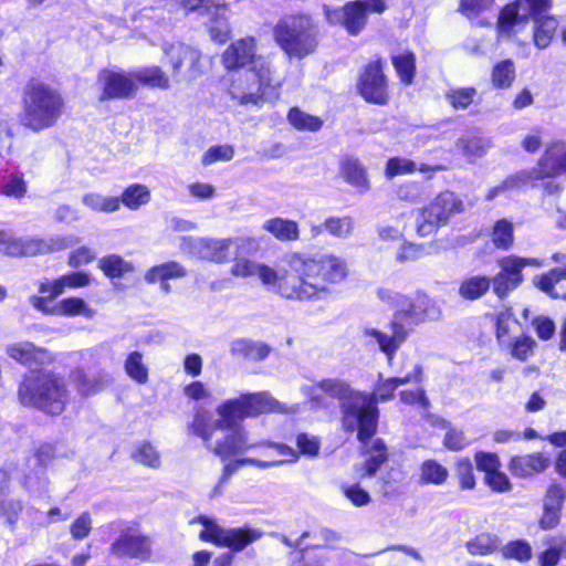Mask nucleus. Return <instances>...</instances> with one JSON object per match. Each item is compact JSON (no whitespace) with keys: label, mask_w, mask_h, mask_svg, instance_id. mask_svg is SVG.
I'll return each mask as SVG.
<instances>
[{"label":"nucleus","mask_w":566,"mask_h":566,"mask_svg":"<svg viewBox=\"0 0 566 566\" xmlns=\"http://www.w3.org/2000/svg\"><path fill=\"white\" fill-rule=\"evenodd\" d=\"M491 286V279L483 275L465 277L459 286V295L468 301L482 297Z\"/></svg>","instance_id":"nucleus-39"},{"label":"nucleus","mask_w":566,"mask_h":566,"mask_svg":"<svg viewBox=\"0 0 566 566\" xmlns=\"http://www.w3.org/2000/svg\"><path fill=\"white\" fill-rule=\"evenodd\" d=\"M19 123L27 129L39 133L54 126L62 114L63 99L50 85L31 80L21 96Z\"/></svg>","instance_id":"nucleus-3"},{"label":"nucleus","mask_w":566,"mask_h":566,"mask_svg":"<svg viewBox=\"0 0 566 566\" xmlns=\"http://www.w3.org/2000/svg\"><path fill=\"white\" fill-rule=\"evenodd\" d=\"M534 284L554 298L566 300V268L553 269L534 279Z\"/></svg>","instance_id":"nucleus-27"},{"label":"nucleus","mask_w":566,"mask_h":566,"mask_svg":"<svg viewBox=\"0 0 566 566\" xmlns=\"http://www.w3.org/2000/svg\"><path fill=\"white\" fill-rule=\"evenodd\" d=\"M231 353L251 360H263L270 355L271 347L262 342L242 338L232 342Z\"/></svg>","instance_id":"nucleus-34"},{"label":"nucleus","mask_w":566,"mask_h":566,"mask_svg":"<svg viewBox=\"0 0 566 566\" xmlns=\"http://www.w3.org/2000/svg\"><path fill=\"white\" fill-rule=\"evenodd\" d=\"M92 277L85 272H71L53 281L41 282L39 291L48 294L50 300L63 294L66 290L85 287L91 284Z\"/></svg>","instance_id":"nucleus-24"},{"label":"nucleus","mask_w":566,"mask_h":566,"mask_svg":"<svg viewBox=\"0 0 566 566\" xmlns=\"http://www.w3.org/2000/svg\"><path fill=\"white\" fill-rule=\"evenodd\" d=\"M342 492L355 506H365L370 503L371 496L359 484H343Z\"/></svg>","instance_id":"nucleus-63"},{"label":"nucleus","mask_w":566,"mask_h":566,"mask_svg":"<svg viewBox=\"0 0 566 566\" xmlns=\"http://www.w3.org/2000/svg\"><path fill=\"white\" fill-rule=\"evenodd\" d=\"M262 228L280 241H296L300 239L298 224L294 220L272 218L264 221Z\"/></svg>","instance_id":"nucleus-32"},{"label":"nucleus","mask_w":566,"mask_h":566,"mask_svg":"<svg viewBox=\"0 0 566 566\" xmlns=\"http://www.w3.org/2000/svg\"><path fill=\"white\" fill-rule=\"evenodd\" d=\"M296 410V406L285 407L268 392L242 395L239 398L226 400L217 407L220 419L216 421V427L220 430L232 429L237 428L238 421L247 417L269 411L293 413Z\"/></svg>","instance_id":"nucleus-6"},{"label":"nucleus","mask_w":566,"mask_h":566,"mask_svg":"<svg viewBox=\"0 0 566 566\" xmlns=\"http://www.w3.org/2000/svg\"><path fill=\"white\" fill-rule=\"evenodd\" d=\"M190 431L200 437L206 446L208 448V443L212 441L213 432L218 428L214 423H210L209 419L203 410H198L193 417L192 422L189 424Z\"/></svg>","instance_id":"nucleus-53"},{"label":"nucleus","mask_w":566,"mask_h":566,"mask_svg":"<svg viewBox=\"0 0 566 566\" xmlns=\"http://www.w3.org/2000/svg\"><path fill=\"white\" fill-rule=\"evenodd\" d=\"M261 56L255 54V43L252 38L240 39L227 48L222 55V61L227 70L245 69L249 64L254 66V62Z\"/></svg>","instance_id":"nucleus-23"},{"label":"nucleus","mask_w":566,"mask_h":566,"mask_svg":"<svg viewBox=\"0 0 566 566\" xmlns=\"http://www.w3.org/2000/svg\"><path fill=\"white\" fill-rule=\"evenodd\" d=\"M136 83H143L145 85L157 87L161 90H168L170 87V81L167 74L157 65L146 66L134 72Z\"/></svg>","instance_id":"nucleus-44"},{"label":"nucleus","mask_w":566,"mask_h":566,"mask_svg":"<svg viewBox=\"0 0 566 566\" xmlns=\"http://www.w3.org/2000/svg\"><path fill=\"white\" fill-rule=\"evenodd\" d=\"M442 169V166L429 167L424 164L418 168L421 172L439 171ZM416 170L417 166L415 161L407 158L394 157L387 161L385 175L388 179H392L396 176L411 174Z\"/></svg>","instance_id":"nucleus-38"},{"label":"nucleus","mask_w":566,"mask_h":566,"mask_svg":"<svg viewBox=\"0 0 566 566\" xmlns=\"http://www.w3.org/2000/svg\"><path fill=\"white\" fill-rule=\"evenodd\" d=\"M464 203L452 191L440 192L431 203L423 208L416 220V229L420 237L432 234L439 227L446 224L449 219L462 212Z\"/></svg>","instance_id":"nucleus-10"},{"label":"nucleus","mask_w":566,"mask_h":566,"mask_svg":"<svg viewBox=\"0 0 566 566\" xmlns=\"http://www.w3.org/2000/svg\"><path fill=\"white\" fill-rule=\"evenodd\" d=\"M426 254L424 247L412 242L403 241L395 253L398 263L413 262Z\"/></svg>","instance_id":"nucleus-60"},{"label":"nucleus","mask_w":566,"mask_h":566,"mask_svg":"<svg viewBox=\"0 0 566 566\" xmlns=\"http://www.w3.org/2000/svg\"><path fill=\"white\" fill-rule=\"evenodd\" d=\"M274 38L290 56L303 59L317 46L318 29L307 15H290L279 21Z\"/></svg>","instance_id":"nucleus-8"},{"label":"nucleus","mask_w":566,"mask_h":566,"mask_svg":"<svg viewBox=\"0 0 566 566\" xmlns=\"http://www.w3.org/2000/svg\"><path fill=\"white\" fill-rule=\"evenodd\" d=\"M124 369L127 376L139 385L148 381V367L144 363V357L140 352H132L127 355L124 361Z\"/></svg>","instance_id":"nucleus-48"},{"label":"nucleus","mask_w":566,"mask_h":566,"mask_svg":"<svg viewBox=\"0 0 566 566\" xmlns=\"http://www.w3.org/2000/svg\"><path fill=\"white\" fill-rule=\"evenodd\" d=\"M497 264L503 275H507L512 279H515L516 282L522 283V270L525 266H541L542 262L534 258H520L515 255H509L500 259Z\"/></svg>","instance_id":"nucleus-36"},{"label":"nucleus","mask_w":566,"mask_h":566,"mask_svg":"<svg viewBox=\"0 0 566 566\" xmlns=\"http://www.w3.org/2000/svg\"><path fill=\"white\" fill-rule=\"evenodd\" d=\"M98 266L111 279H120L134 271V265L117 254L103 256L98 262Z\"/></svg>","instance_id":"nucleus-43"},{"label":"nucleus","mask_w":566,"mask_h":566,"mask_svg":"<svg viewBox=\"0 0 566 566\" xmlns=\"http://www.w3.org/2000/svg\"><path fill=\"white\" fill-rule=\"evenodd\" d=\"M231 273L234 276L251 277L256 276L270 291L279 294V285L285 277V269L275 270L266 264L251 261L235 254Z\"/></svg>","instance_id":"nucleus-17"},{"label":"nucleus","mask_w":566,"mask_h":566,"mask_svg":"<svg viewBox=\"0 0 566 566\" xmlns=\"http://www.w3.org/2000/svg\"><path fill=\"white\" fill-rule=\"evenodd\" d=\"M448 470L436 460H426L420 467V480L426 484L440 485L448 479Z\"/></svg>","instance_id":"nucleus-52"},{"label":"nucleus","mask_w":566,"mask_h":566,"mask_svg":"<svg viewBox=\"0 0 566 566\" xmlns=\"http://www.w3.org/2000/svg\"><path fill=\"white\" fill-rule=\"evenodd\" d=\"M318 390L329 397L342 401V423L346 431L357 430V438L361 443H366L377 430L378 408H375V401L367 394L355 391L349 384L342 379H323L312 387L313 399H318Z\"/></svg>","instance_id":"nucleus-2"},{"label":"nucleus","mask_w":566,"mask_h":566,"mask_svg":"<svg viewBox=\"0 0 566 566\" xmlns=\"http://www.w3.org/2000/svg\"><path fill=\"white\" fill-rule=\"evenodd\" d=\"M109 554L116 558L147 562L153 555V541L137 524H124L109 545Z\"/></svg>","instance_id":"nucleus-13"},{"label":"nucleus","mask_w":566,"mask_h":566,"mask_svg":"<svg viewBox=\"0 0 566 566\" xmlns=\"http://www.w3.org/2000/svg\"><path fill=\"white\" fill-rule=\"evenodd\" d=\"M189 245L191 253L196 256L202 260L222 263L228 261L233 249L238 250L240 248V240L196 238L190 239Z\"/></svg>","instance_id":"nucleus-20"},{"label":"nucleus","mask_w":566,"mask_h":566,"mask_svg":"<svg viewBox=\"0 0 566 566\" xmlns=\"http://www.w3.org/2000/svg\"><path fill=\"white\" fill-rule=\"evenodd\" d=\"M515 80V66L511 60L497 63L492 71V83L497 88H507Z\"/></svg>","instance_id":"nucleus-55"},{"label":"nucleus","mask_w":566,"mask_h":566,"mask_svg":"<svg viewBox=\"0 0 566 566\" xmlns=\"http://www.w3.org/2000/svg\"><path fill=\"white\" fill-rule=\"evenodd\" d=\"M51 314L60 316H84L92 318L95 311L80 297H67L52 307Z\"/></svg>","instance_id":"nucleus-37"},{"label":"nucleus","mask_w":566,"mask_h":566,"mask_svg":"<svg viewBox=\"0 0 566 566\" xmlns=\"http://www.w3.org/2000/svg\"><path fill=\"white\" fill-rule=\"evenodd\" d=\"M546 544L548 548L539 555V565L556 566L562 556L566 557V535L552 536Z\"/></svg>","instance_id":"nucleus-47"},{"label":"nucleus","mask_w":566,"mask_h":566,"mask_svg":"<svg viewBox=\"0 0 566 566\" xmlns=\"http://www.w3.org/2000/svg\"><path fill=\"white\" fill-rule=\"evenodd\" d=\"M112 381L108 373L99 371L94 375H87L82 370L73 373V382L83 396H90L103 390Z\"/></svg>","instance_id":"nucleus-30"},{"label":"nucleus","mask_w":566,"mask_h":566,"mask_svg":"<svg viewBox=\"0 0 566 566\" xmlns=\"http://www.w3.org/2000/svg\"><path fill=\"white\" fill-rule=\"evenodd\" d=\"M163 52L172 69L174 75H178L182 67H187L190 77L196 76L200 53L198 50L182 42L165 43Z\"/></svg>","instance_id":"nucleus-22"},{"label":"nucleus","mask_w":566,"mask_h":566,"mask_svg":"<svg viewBox=\"0 0 566 566\" xmlns=\"http://www.w3.org/2000/svg\"><path fill=\"white\" fill-rule=\"evenodd\" d=\"M119 198V207L124 205L129 210H137L150 201V190L142 184H133L127 187Z\"/></svg>","instance_id":"nucleus-40"},{"label":"nucleus","mask_w":566,"mask_h":566,"mask_svg":"<svg viewBox=\"0 0 566 566\" xmlns=\"http://www.w3.org/2000/svg\"><path fill=\"white\" fill-rule=\"evenodd\" d=\"M198 521L205 527L199 535L202 541L212 542L217 546L228 547L233 552H241L262 536V531L248 525L224 528L207 516H199Z\"/></svg>","instance_id":"nucleus-12"},{"label":"nucleus","mask_w":566,"mask_h":566,"mask_svg":"<svg viewBox=\"0 0 566 566\" xmlns=\"http://www.w3.org/2000/svg\"><path fill=\"white\" fill-rule=\"evenodd\" d=\"M421 376L422 367L420 365H416L413 370L405 377H394L387 379L380 378L375 391L373 394H367V397H371L374 399L375 408H377L378 401H387L394 397V392L397 387L412 381L420 382Z\"/></svg>","instance_id":"nucleus-25"},{"label":"nucleus","mask_w":566,"mask_h":566,"mask_svg":"<svg viewBox=\"0 0 566 566\" xmlns=\"http://www.w3.org/2000/svg\"><path fill=\"white\" fill-rule=\"evenodd\" d=\"M394 315L410 331L413 325L438 319L441 316V308L434 300L419 293L413 301L408 300L406 308L396 311Z\"/></svg>","instance_id":"nucleus-18"},{"label":"nucleus","mask_w":566,"mask_h":566,"mask_svg":"<svg viewBox=\"0 0 566 566\" xmlns=\"http://www.w3.org/2000/svg\"><path fill=\"white\" fill-rule=\"evenodd\" d=\"M551 8V0H516L507 4L499 15V30L501 33L510 34L513 28L528 17L535 18L534 43L538 49L549 45L557 28V21L553 17L538 18Z\"/></svg>","instance_id":"nucleus-5"},{"label":"nucleus","mask_w":566,"mask_h":566,"mask_svg":"<svg viewBox=\"0 0 566 566\" xmlns=\"http://www.w3.org/2000/svg\"><path fill=\"white\" fill-rule=\"evenodd\" d=\"M342 172L345 180L360 191L369 189V181L365 168L355 158H346L342 164Z\"/></svg>","instance_id":"nucleus-41"},{"label":"nucleus","mask_w":566,"mask_h":566,"mask_svg":"<svg viewBox=\"0 0 566 566\" xmlns=\"http://www.w3.org/2000/svg\"><path fill=\"white\" fill-rule=\"evenodd\" d=\"M501 553L505 558L515 559L521 563H524L532 558L533 549L527 541L515 539L505 544L501 548Z\"/></svg>","instance_id":"nucleus-54"},{"label":"nucleus","mask_w":566,"mask_h":566,"mask_svg":"<svg viewBox=\"0 0 566 566\" xmlns=\"http://www.w3.org/2000/svg\"><path fill=\"white\" fill-rule=\"evenodd\" d=\"M254 443L256 444V448L253 450L259 451V454L262 457V461H269L273 459L283 460V462L280 464L283 465L285 463L295 462L298 458L297 452L284 443L270 441H260Z\"/></svg>","instance_id":"nucleus-31"},{"label":"nucleus","mask_w":566,"mask_h":566,"mask_svg":"<svg viewBox=\"0 0 566 566\" xmlns=\"http://www.w3.org/2000/svg\"><path fill=\"white\" fill-rule=\"evenodd\" d=\"M134 458L137 462L150 468H158L160 465L158 451L148 442H143L137 447Z\"/></svg>","instance_id":"nucleus-61"},{"label":"nucleus","mask_w":566,"mask_h":566,"mask_svg":"<svg viewBox=\"0 0 566 566\" xmlns=\"http://www.w3.org/2000/svg\"><path fill=\"white\" fill-rule=\"evenodd\" d=\"M18 398L25 407L55 416L65 408L67 389L59 375L46 369L31 370L19 385Z\"/></svg>","instance_id":"nucleus-4"},{"label":"nucleus","mask_w":566,"mask_h":566,"mask_svg":"<svg viewBox=\"0 0 566 566\" xmlns=\"http://www.w3.org/2000/svg\"><path fill=\"white\" fill-rule=\"evenodd\" d=\"M270 63L265 59H259L254 66L237 73L229 87L232 99L240 104H258L260 101L276 97Z\"/></svg>","instance_id":"nucleus-7"},{"label":"nucleus","mask_w":566,"mask_h":566,"mask_svg":"<svg viewBox=\"0 0 566 566\" xmlns=\"http://www.w3.org/2000/svg\"><path fill=\"white\" fill-rule=\"evenodd\" d=\"M382 69L381 57L376 56L364 67L360 74L358 91L369 103L385 105L388 102L387 81Z\"/></svg>","instance_id":"nucleus-15"},{"label":"nucleus","mask_w":566,"mask_h":566,"mask_svg":"<svg viewBox=\"0 0 566 566\" xmlns=\"http://www.w3.org/2000/svg\"><path fill=\"white\" fill-rule=\"evenodd\" d=\"M459 145L469 157L483 156L488 147V143L478 136H467L459 142Z\"/></svg>","instance_id":"nucleus-64"},{"label":"nucleus","mask_w":566,"mask_h":566,"mask_svg":"<svg viewBox=\"0 0 566 566\" xmlns=\"http://www.w3.org/2000/svg\"><path fill=\"white\" fill-rule=\"evenodd\" d=\"M28 190L27 181L22 176L10 175L0 182V193L14 199H21Z\"/></svg>","instance_id":"nucleus-57"},{"label":"nucleus","mask_w":566,"mask_h":566,"mask_svg":"<svg viewBox=\"0 0 566 566\" xmlns=\"http://www.w3.org/2000/svg\"><path fill=\"white\" fill-rule=\"evenodd\" d=\"M562 174H566L564 144L556 143L546 148L536 167L521 170L520 177L524 178L526 185L537 187L539 180L555 178Z\"/></svg>","instance_id":"nucleus-14"},{"label":"nucleus","mask_w":566,"mask_h":566,"mask_svg":"<svg viewBox=\"0 0 566 566\" xmlns=\"http://www.w3.org/2000/svg\"><path fill=\"white\" fill-rule=\"evenodd\" d=\"M226 3L221 8H212L206 12L209 17L208 30L211 39L218 43H224L230 36V27L226 17Z\"/></svg>","instance_id":"nucleus-35"},{"label":"nucleus","mask_w":566,"mask_h":566,"mask_svg":"<svg viewBox=\"0 0 566 566\" xmlns=\"http://www.w3.org/2000/svg\"><path fill=\"white\" fill-rule=\"evenodd\" d=\"M285 277L279 295L286 300H319L348 276L345 259L333 253L293 252L286 256Z\"/></svg>","instance_id":"nucleus-1"},{"label":"nucleus","mask_w":566,"mask_h":566,"mask_svg":"<svg viewBox=\"0 0 566 566\" xmlns=\"http://www.w3.org/2000/svg\"><path fill=\"white\" fill-rule=\"evenodd\" d=\"M82 202L94 212L112 213L119 210V198L104 196L98 192H87Z\"/></svg>","instance_id":"nucleus-46"},{"label":"nucleus","mask_w":566,"mask_h":566,"mask_svg":"<svg viewBox=\"0 0 566 566\" xmlns=\"http://www.w3.org/2000/svg\"><path fill=\"white\" fill-rule=\"evenodd\" d=\"M478 92L473 87L450 88L446 93V98L454 109H467L472 103Z\"/></svg>","instance_id":"nucleus-56"},{"label":"nucleus","mask_w":566,"mask_h":566,"mask_svg":"<svg viewBox=\"0 0 566 566\" xmlns=\"http://www.w3.org/2000/svg\"><path fill=\"white\" fill-rule=\"evenodd\" d=\"M228 432L217 440L208 443V450L219 457L222 461L242 454L247 451L256 448L254 442H251L247 432L241 427L227 429Z\"/></svg>","instance_id":"nucleus-19"},{"label":"nucleus","mask_w":566,"mask_h":566,"mask_svg":"<svg viewBox=\"0 0 566 566\" xmlns=\"http://www.w3.org/2000/svg\"><path fill=\"white\" fill-rule=\"evenodd\" d=\"M75 235H56L48 239H15L6 231H0V251L11 256H32L53 251H61L80 243Z\"/></svg>","instance_id":"nucleus-9"},{"label":"nucleus","mask_w":566,"mask_h":566,"mask_svg":"<svg viewBox=\"0 0 566 566\" xmlns=\"http://www.w3.org/2000/svg\"><path fill=\"white\" fill-rule=\"evenodd\" d=\"M390 335L386 334L377 328L366 327L363 331V335L369 343L378 345L379 349L387 356L390 363L400 348L402 343L409 335V328L394 316L390 322Z\"/></svg>","instance_id":"nucleus-21"},{"label":"nucleus","mask_w":566,"mask_h":566,"mask_svg":"<svg viewBox=\"0 0 566 566\" xmlns=\"http://www.w3.org/2000/svg\"><path fill=\"white\" fill-rule=\"evenodd\" d=\"M492 238L497 248L507 250L513 243V223L506 219L499 220L493 228Z\"/></svg>","instance_id":"nucleus-59"},{"label":"nucleus","mask_w":566,"mask_h":566,"mask_svg":"<svg viewBox=\"0 0 566 566\" xmlns=\"http://www.w3.org/2000/svg\"><path fill=\"white\" fill-rule=\"evenodd\" d=\"M289 123L301 132H318L323 126V119L303 112L298 107H292L287 114Z\"/></svg>","instance_id":"nucleus-49"},{"label":"nucleus","mask_w":566,"mask_h":566,"mask_svg":"<svg viewBox=\"0 0 566 566\" xmlns=\"http://www.w3.org/2000/svg\"><path fill=\"white\" fill-rule=\"evenodd\" d=\"M367 453L368 458L365 460L361 470L364 475L373 476L380 465L387 461L386 446L380 439H377Z\"/></svg>","instance_id":"nucleus-51"},{"label":"nucleus","mask_w":566,"mask_h":566,"mask_svg":"<svg viewBox=\"0 0 566 566\" xmlns=\"http://www.w3.org/2000/svg\"><path fill=\"white\" fill-rule=\"evenodd\" d=\"M548 460L541 453L514 457L510 463V471L518 478H527L544 471Z\"/></svg>","instance_id":"nucleus-28"},{"label":"nucleus","mask_w":566,"mask_h":566,"mask_svg":"<svg viewBox=\"0 0 566 566\" xmlns=\"http://www.w3.org/2000/svg\"><path fill=\"white\" fill-rule=\"evenodd\" d=\"M386 8L384 0H356L342 8L324 6V13L329 24L342 25L350 35H358L367 23V11L380 14Z\"/></svg>","instance_id":"nucleus-11"},{"label":"nucleus","mask_w":566,"mask_h":566,"mask_svg":"<svg viewBox=\"0 0 566 566\" xmlns=\"http://www.w3.org/2000/svg\"><path fill=\"white\" fill-rule=\"evenodd\" d=\"M97 84L102 88V101L132 97L137 88L134 73L118 69H104L98 73Z\"/></svg>","instance_id":"nucleus-16"},{"label":"nucleus","mask_w":566,"mask_h":566,"mask_svg":"<svg viewBox=\"0 0 566 566\" xmlns=\"http://www.w3.org/2000/svg\"><path fill=\"white\" fill-rule=\"evenodd\" d=\"M325 231L335 238H348L354 230V221L350 217H329L324 221Z\"/></svg>","instance_id":"nucleus-58"},{"label":"nucleus","mask_w":566,"mask_h":566,"mask_svg":"<svg viewBox=\"0 0 566 566\" xmlns=\"http://www.w3.org/2000/svg\"><path fill=\"white\" fill-rule=\"evenodd\" d=\"M7 354L14 360L32 367L33 365H42L52 360L50 353L40 347H35L32 343H18L8 346Z\"/></svg>","instance_id":"nucleus-26"},{"label":"nucleus","mask_w":566,"mask_h":566,"mask_svg":"<svg viewBox=\"0 0 566 566\" xmlns=\"http://www.w3.org/2000/svg\"><path fill=\"white\" fill-rule=\"evenodd\" d=\"M24 511V503L15 497H0V518L4 520L7 527L14 532L18 526L20 515Z\"/></svg>","instance_id":"nucleus-45"},{"label":"nucleus","mask_w":566,"mask_h":566,"mask_svg":"<svg viewBox=\"0 0 566 566\" xmlns=\"http://www.w3.org/2000/svg\"><path fill=\"white\" fill-rule=\"evenodd\" d=\"M282 462H283V460H275V459L269 460V461H262V460H259V458H252V457L240 458L234 461L228 462L223 467L222 474L220 476V480H219L217 486L213 489L212 496H217V495L221 494L222 485L241 467L254 465L259 469H269V468L279 467Z\"/></svg>","instance_id":"nucleus-29"},{"label":"nucleus","mask_w":566,"mask_h":566,"mask_svg":"<svg viewBox=\"0 0 566 566\" xmlns=\"http://www.w3.org/2000/svg\"><path fill=\"white\" fill-rule=\"evenodd\" d=\"M471 555H490L500 546V539L495 534L481 533L465 544Z\"/></svg>","instance_id":"nucleus-50"},{"label":"nucleus","mask_w":566,"mask_h":566,"mask_svg":"<svg viewBox=\"0 0 566 566\" xmlns=\"http://www.w3.org/2000/svg\"><path fill=\"white\" fill-rule=\"evenodd\" d=\"M187 275L186 268L176 261L165 262L150 268L145 273V281L149 284H155L158 281H169L181 279Z\"/></svg>","instance_id":"nucleus-33"},{"label":"nucleus","mask_w":566,"mask_h":566,"mask_svg":"<svg viewBox=\"0 0 566 566\" xmlns=\"http://www.w3.org/2000/svg\"><path fill=\"white\" fill-rule=\"evenodd\" d=\"M392 65L402 83L410 85L416 73V57L410 51H401L391 55Z\"/></svg>","instance_id":"nucleus-42"},{"label":"nucleus","mask_w":566,"mask_h":566,"mask_svg":"<svg viewBox=\"0 0 566 566\" xmlns=\"http://www.w3.org/2000/svg\"><path fill=\"white\" fill-rule=\"evenodd\" d=\"M93 528V520L88 512H83L70 525V533L75 541L86 538Z\"/></svg>","instance_id":"nucleus-62"}]
</instances>
